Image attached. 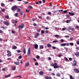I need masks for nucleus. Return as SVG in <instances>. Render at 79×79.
<instances>
[{
    "mask_svg": "<svg viewBox=\"0 0 79 79\" xmlns=\"http://www.w3.org/2000/svg\"><path fill=\"white\" fill-rule=\"evenodd\" d=\"M18 8H19V6H17L16 5H15L11 7V10L12 11H16Z\"/></svg>",
    "mask_w": 79,
    "mask_h": 79,
    "instance_id": "1",
    "label": "nucleus"
},
{
    "mask_svg": "<svg viewBox=\"0 0 79 79\" xmlns=\"http://www.w3.org/2000/svg\"><path fill=\"white\" fill-rule=\"evenodd\" d=\"M3 23L5 25H6L7 26H8L10 25V23H8V22L7 21H4L3 22Z\"/></svg>",
    "mask_w": 79,
    "mask_h": 79,
    "instance_id": "2",
    "label": "nucleus"
},
{
    "mask_svg": "<svg viewBox=\"0 0 79 79\" xmlns=\"http://www.w3.org/2000/svg\"><path fill=\"white\" fill-rule=\"evenodd\" d=\"M73 71L76 73H79V70L78 69H74Z\"/></svg>",
    "mask_w": 79,
    "mask_h": 79,
    "instance_id": "3",
    "label": "nucleus"
},
{
    "mask_svg": "<svg viewBox=\"0 0 79 79\" xmlns=\"http://www.w3.org/2000/svg\"><path fill=\"white\" fill-rule=\"evenodd\" d=\"M57 63H54L55 66L54 67V69H56V68H59V66L58 65H57Z\"/></svg>",
    "mask_w": 79,
    "mask_h": 79,
    "instance_id": "4",
    "label": "nucleus"
},
{
    "mask_svg": "<svg viewBox=\"0 0 79 79\" xmlns=\"http://www.w3.org/2000/svg\"><path fill=\"white\" fill-rule=\"evenodd\" d=\"M24 27V24H22L21 25H19V29H20V28L23 29Z\"/></svg>",
    "mask_w": 79,
    "mask_h": 79,
    "instance_id": "5",
    "label": "nucleus"
},
{
    "mask_svg": "<svg viewBox=\"0 0 79 79\" xmlns=\"http://www.w3.org/2000/svg\"><path fill=\"white\" fill-rule=\"evenodd\" d=\"M40 35V34L38 32H36L35 35V38H37L38 37V36H39Z\"/></svg>",
    "mask_w": 79,
    "mask_h": 79,
    "instance_id": "6",
    "label": "nucleus"
},
{
    "mask_svg": "<svg viewBox=\"0 0 79 79\" xmlns=\"http://www.w3.org/2000/svg\"><path fill=\"white\" fill-rule=\"evenodd\" d=\"M75 56H76L77 57H79V52H77L75 53Z\"/></svg>",
    "mask_w": 79,
    "mask_h": 79,
    "instance_id": "7",
    "label": "nucleus"
},
{
    "mask_svg": "<svg viewBox=\"0 0 79 79\" xmlns=\"http://www.w3.org/2000/svg\"><path fill=\"white\" fill-rule=\"evenodd\" d=\"M69 14L70 16H74V13H72L70 12H69Z\"/></svg>",
    "mask_w": 79,
    "mask_h": 79,
    "instance_id": "8",
    "label": "nucleus"
},
{
    "mask_svg": "<svg viewBox=\"0 0 79 79\" xmlns=\"http://www.w3.org/2000/svg\"><path fill=\"white\" fill-rule=\"evenodd\" d=\"M34 45L35 48V49H37L38 48V47H39V46H38V45L37 44H34Z\"/></svg>",
    "mask_w": 79,
    "mask_h": 79,
    "instance_id": "9",
    "label": "nucleus"
},
{
    "mask_svg": "<svg viewBox=\"0 0 79 79\" xmlns=\"http://www.w3.org/2000/svg\"><path fill=\"white\" fill-rule=\"evenodd\" d=\"M27 54L28 55H30L31 54V49L30 48H28Z\"/></svg>",
    "mask_w": 79,
    "mask_h": 79,
    "instance_id": "10",
    "label": "nucleus"
},
{
    "mask_svg": "<svg viewBox=\"0 0 79 79\" xmlns=\"http://www.w3.org/2000/svg\"><path fill=\"white\" fill-rule=\"evenodd\" d=\"M61 47H64L66 46V43H63L60 44Z\"/></svg>",
    "mask_w": 79,
    "mask_h": 79,
    "instance_id": "11",
    "label": "nucleus"
},
{
    "mask_svg": "<svg viewBox=\"0 0 79 79\" xmlns=\"http://www.w3.org/2000/svg\"><path fill=\"white\" fill-rule=\"evenodd\" d=\"M55 37L56 38H60V36L58 35H55Z\"/></svg>",
    "mask_w": 79,
    "mask_h": 79,
    "instance_id": "12",
    "label": "nucleus"
},
{
    "mask_svg": "<svg viewBox=\"0 0 79 79\" xmlns=\"http://www.w3.org/2000/svg\"><path fill=\"white\" fill-rule=\"evenodd\" d=\"M39 74L40 75H43L44 74V72L42 71L40 72Z\"/></svg>",
    "mask_w": 79,
    "mask_h": 79,
    "instance_id": "13",
    "label": "nucleus"
},
{
    "mask_svg": "<svg viewBox=\"0 0 79 79\" xmlns=\"http://www.w3.org/2000/svg\"><path fill=\"white\" fill-rule=\"evenodd\" d=\"M71 19H70L69 20H67L66 21V23H70V22H71Z\"/></svg>",
    "mask_w": 79,
    "mask_h": 79,
    "instance_id": "14",
    "label": "nucleus"
},
{
    "mask_svg": "<svg viewBox=\"0 0 79 79\" xmlns=\"http://www.w3.org/2000/svg\"><path fill=\"white\" fill-rule=\"evenodd\" d=\"M15 64L16 65H19V62L16 61L15 63Z\"/></svg>",
    "mask_w": 79,
    "mask_h": 79,
    "instance_id": "15",
    "label": "nucleus"
},
{
    "mask_svg": "<svg viewBox=\"0 0 79 79\" xmlns=\"http://www.w3.org/2000/svg\"><path fill=\"white\" fill-rule=\"evenodd\" d=\"M7 55L8 57L11 56V53H9L7 54Z\"/></svg>",
    "mask_w": 79,
    "mask_h": 79,
    "instance_id": "16",
    "label": "nucleus"
},
{
    "mask_svg": "<svg viewBox=\"0 0 79 79\" xmlns=\"http://www.w3.org/2000/svg\"><path fill=\"white\" fill-rule=\"evenodd\" d=\"M23 52L24 54H26V48H24L23 49Z\"/></svg>",
    "mask_w": 79,
    "mask_h": 79,
    "instance_id": "17",
    "label": "nucleus"
},
{
    "mask_svg": "<svg viewBox=\"0 0 79 79\" xmlns=\"http://www.w3.org/2000/svg\"><path fill=\"white\" fill-rule=\"evenodd\" d=\"M47 45L48 47V48H50V47H51V46H52L51 44H47Z\"/></svg>",
    "mask_w": 79,
    "mask_h": 79,
    "instance_id": "18",
    "label": "nucleus"
},
{
    "mask_svg": "<svg viewBox=\"0 0 79 79\" xmlns=\"http://www.w3.org/2000/svg\"><path fill=\"white\" fill-rule=\"evenodd\" d=\"M16 69V67L14 66L12 68V70L13 71H15Z\"/></svg>",
    "mask_w": 79,
    "mask_h": 79,
    "instance_id": "19",
    "label": "nucleus"
},
{
    "mask_svg": "<svg viewBox=\"0 0 79 79\" xmlns=\"http://www.w3.org/2000/svg\"><path fill=\"white\" fill-rule=\"evenodd\" d=\"M56 76H58V77H61L60 73H57Z\"/></svg>",
    "mask_w": 79,
    "mask_h": 79,
    "instance_id": "20",
    "label": "nucleus"
},
{
    "mask_svg": "<svg viewBox=\"0 0 79 79\" xmlns=\"http://www.w3.org/2000/svg\"><path fill=\"white\" fill-rule=\"evenodd\" d=\"M64 48L65 49L66 52H68V48H67L64 47Z\"/></svg>",
    "mask_w": 79,
    "mask_h": 79,
    "instance_id": "21",
    "label": "nucleus"
},
{
    "mask_svg": "<svg viewBox=\"0 0 79 79\" xmlns=\"http://www.w3.org/2000/svg\"><path fill=\"white\" fill-rule=\"evenodd\" d=\"M12 48L13 49H16V48H17V47H16V46H14L12 47Z\"/></svg>",
    "mask_w": 79,
    "mask_h": 79,
    "instance_id": "22",
    "label": "nucleus"
},
{
    "mask_svg": "<svg viewBox=\"0 0 79 79\" xmlns=\"http://www.w3.org/2000/svg\"><path fill=\"white\" fill-rule=\"evenodd\" d=\"M10 76H11V74L8 75L7 76L5 75V77H10Z\"/></svg>",
    "mask_w": 79,
    "mask_h": 79,
    "instance_id": "23",
    "label": "nucleus"
},
{
    "mask_svg": "<svg viewBox=\"0 0 79 79\" xmlns=\"http://www.w3.org/2000/svg\"><path fill=\"white\" fill-rule=\"evenodd\" d=\"M17 12H19V11H21V9L19 8H18V9H17Z\"/></svg>",
    "mask_w": 79,
    "mask_h": 79,
    "instance_id": "24",
    "label": "nucleus"
},
{
    "mask_svg": "<svg viewBox=\"0 0 79 79\" xmlns=\"http://www.w3.org/2000/svg\"><path fill=\"white\" fill-rule=\"evenodd\" d=\"M29 65V62L27 63L25 65V66H28Z\"/></svg>",
    "mask_w": 79,
    "mask_h": 79,
    "instance_id": "25",
    "label": "nucleus"
},
{
    "mask_svg": "<svg viewBox=\"0 0 79 79\" xmlns=\"http://www.w3.org/2000/svg\"><path fill=\"white\" fill-rule=\"evenodd\" d=\"M70 79H75L74 78V77L73 78V76H72V75H71L70 76Z\"/></svg>",
    "mask_w": 79,
    "mask_h": 79,
    "instance_id": "26",
    "label": "nucleus"
},
{
    "mask_svg": "<svg viewBox=\"0 0 79 79\" xmlns=\"http://www.w3.org/2000/svg\"><path fill=\"white\" fill-rule=\"evenodd\" d=\"M66 17L67 18H69L70 17V15L69 14L66 15Z\"/></svg>",
    "mask_w": 79,
    "mask_h": 79,
    "instance_id": "27",
    "label": "nucleus"
},
{
    "mask_svg": "<svg viewBox=\"0 0 79 79\" xmlns=\"http://www.w3.org/2000/svg\"><path fill=\"white\" fill-rule=\"evenodd\" d=\"M16 77H19L20 78H22V77H21V75H19V76H16Z\"/></svg>",
    "mask_w": 79,
    "mask_h": 79,
    "instance_id": "28",
    "label": "nucleus"
},
{
    "mask_svg": "<svg viewBox=\"0 0 79 79\" xmlns=\"http://www.w3.org/2000/svg\"><path fill=\"white\" fill-rule=\"evenodd\" d=\"M40 49H43L44 48V46H40Z\"/></svg>",
    "mask_w": 79,
    "mask_h": 79,
    "instance_id": "29",
    "label": "nucleus"
},
{
    "mask_svg": "<svg viewBox=\"0 0 79 79\" xmlns=\"http://www.w3.org/2000/svg\"><path fill=\"white\" fill-rule=\"evenodd\" d=\"M36 58L37 59H40V56L38 55L36 56Z\"/></svg>",
    "mask_w": 79,
    "mask_h": 79,
    "instance_id": "30",
    "label": "nucleus"
},
{
    "mask_svg": "<svg viewBox=\"0 0 79 79\" xmlns=\"http://www.w3.org/2000/svg\"><path fill=\"white\" fill-rule=\"evenodd\" d=\"M45 33V31L44 30H42L41 31V33L44 34V33Z\"/></svg>",
    "mask_w": 79,
    "mask_h": 79,
    "instance_id": "31",
    "label": "nucleus"
},
{
    "mask_svg": "<svg viewBox=\"0 0 79 79\" xmlns=\"http://www.w3.org/2000/svg\"><path fill=\"white\" fill-rule=\"evenodd\" d=\"M28 8L29 9H32V7L31 6H28Z\"/></svg>",
    "mask_w": 79,
    "mask_h": 79,
    "instance_id": "32",
    "label": "nucleus"
},
{
    "mask_svg": "<svg viewBox=\"0 0 79 79\" xmlns=\"http://www.w3.org/2000/svg\"><path fill=\"white\" fill-rule=\"evenodd\" d=\"M70 45H71L72 46H73L74 45V43H70Z\"/></svg>",
    "mask_w": 79,
    "mask_h": 79,
    "instance_id": "33",
    "label": "nucleus"
},
{
    "mask_svg": "<svg viewBox=\"0 0 79 79\" xmlns=\"http://www.w3.org/2000/svg\"><path fill=\"white\" fill-rule=\"evenodd\" d=\"M1 6H5V4H4L3 3H1Z\"/></svg>",
    "mask_w": 79,
    "mask_h": 79,
    "instance_id": "34",
    "label": "nucleus"
},
{
    "mask_svg": "<svg viewBox=\"0 0 79 79\" xmlns=\"http://www.w3.org/2000/svg\"><path fill=\"white\" fill-rule=\"evenodd\" d=\"M67 12H68V11H67V10H65L63 12V13H67Z\"/></svg>",
    "mask_w": 79,
    "mask_h": 79,
    "instance_id": "35",
    "label": "nucleus"
},
{
    "mask_svg": "<svg viewBox=\"0 0 79 79\" xmlns=\"http://www.w3.org/2000/svg\"><path fill=\"white\" fill-rule=\"evenodd\" d=\"M51 66H53V67H54L55 66V64H54L53 63H52V64H51Z\"/></svg>",
    "mask_w": 79,
    "mask_h": 79,
    "instance_id": "36",
    "label": "nucleus"
},
{
    "mask_svg": "<svg viewBox=\"0 0 79 79\" xmlns=\"http://www.w3.org/2000/svg\"><path fill=\"white\" fill-rule=\"evenodd\" d=\"M73 65L74 66H76V65H77V63H74L73 64Z\"/></svg>",
    "mask_w": 79,
    "mask_h": 79,
    "instance_id": "37",
    "label": "nucleus"
},
{
    "mask_svg": "<svg viewBox=\"0 0 79 79\" xmlns=\"http://www.w3.org/2000/svg\"><path fill=\"white\" fill-rule=\"evenodd\" d=\"M35 65L36 66H37L39 65V64L38 63V62H36L35 63Z\"/></svg>",
    "mask_w": 79,
    "mask_h": 79,
    "instance_id": "38",
    "label": "nucleus"
},
{
    "mask_svg": "<svg viewBox=\"0 0 79 79\" xmlns=\"http://www.w3.org/2000/svg\"><path fill=\"white\" fill-rule=\"evenodd\" d=\"M71 31H75V29H74V28H73L71 29Z\"/></svg>",
    "mask_w": 79,
    "mask_h": 79,
    "instance_id": "39",
    "label": "nucleus"
},
{
    "mask_svg": "<svg viewBox=\"0 0 79 79\" xmlns=\"http://www.w3.org/2000/svg\"><path fill=\"white\" fill-rule=\"evenodd\" d=\"M45 79H48V76H46L45 77Z\"/></svg>",
    "mask_w": 79,
    "mask_h": 79,
    "instance_id": "40",
    "label": "nucleus"
},
{
    "mask_svg": "<svg viewBox=\"0 0 79 79\" xmlns=\"http://www.w3.org/2000/svg\"><path fill=\"white\" fill-rule=\"evenodd\" d=\"M5 18H6V19H9V16H6L5 17Z\"/></svg>",
    "mask_w": 79,
    "mask_h": 79,
    "instance_id": "41",
    "label": "nucleus"
},
{
    "mask_svg": "<svg viewBox=\"0 0 79 79\" xmlns=\"http://www.w3.org/2000/svg\"><path fill=\"white\" fill-rule=\"evenodd\" d=\"M19 59H21L22 58V56H20L19 57Z\"/></svg>",
    "mask_w": 79,
    "mask_h": 79,
    "instance_id": "42",
    "label": "nucleus"
},
{
    "mask_svg": "<svg viewBox=\"0 0 79 79\" xmlns=\"http://www.w3.org/2000/svg\"><path fill=\"white\" fill-rule=\"evenodd\" d=\"M40 30H41V29H38V30H37V32H40Z\"/></svg>",
    "mask_w": 79,
    "mask_h": 79,
    "instance_id": "43",
    "label": "nucleus"
},
{
    "mask_svg": "<svg viewBox=\"0 0 79 79\" xmlns=\"http://www.w3.org/2000/svg\"><path fill=\"white\" fill-rule=\"evenodd\" d=\"M60 42H64V40H63V39H62L60 40Z\"/></svg>",
    "mask_w": 79,
    "mask_h": 79,
    "instance_id": "44",
    "label": "nucleus"
},
{
    "mask_svg": "<svg viewBox=\"0 0 79 79\" xmlns=\"http://www.w3.org/2000/svg\"><path fill=\"white\" fill-rule=\"evenodd\" d=\"M29 11H30V10H27L26 9V13L27 12L28 13H29Z\"/></svg>",
    "mask_w": 79,
    "mask_h": 79,
    "instance_id": "45",
    "label": "nucleus"
},
{
    "mask_svg": "<svg viewBox=\"0 0 79 79\" xmlns=\"http://www.w3.org/2000/svg\"><path fill=\"white\" fill-rule=\"evenodd\" d=\"M34 26H37V24L35 23H34L33 24Z\"/></svg>",
    "mask_w": 79,
    "mask_h": 79,
    "instance_id": "46",
    "label": "nucleus"
},
{
    "mask_svg": "<svg viewBox=\"0 0 79 79\" xmlns=\"http://www.w3.org/2000/svg\"><path fill=\"white\" fill-rule=\"evenodd\" d=\"M45 32L46 34H48V30H46L45 31Z\"/></svg>",
    "mask_w": 79,
    "mask_h": 79,
    "instance_id": "47",
    "label": "nucleus"
},
{
    "mask_svg": "<svg viewBox=\"0 0 79 79\" xmlns=\"http://www.w3.org/2000/svg\"><path fill=\"white\" fill-rule=\"evenodd\" d=\"M65 44L67 46H69V43H65Z\"/></svg>",
    "mask_w": 79,
    "mask_h": 79,
    "instance_id": "48",
    "label": "nucleus"
},
{
    "mask_svg": "<svg viewBox=\"0 0 79 79\" xmlns=\"http://www.w3.org/2000/svg\"><path fill=\"white\" fill-rule=\"evenodd\" d=\"M42 2L43 3H45V0H43Z\"/></svg>",
    "mask_w": 79,
    "mask_h": 79,
    "instance_id": "49",
    "label": "nucleus"
},
{
    "mask_svg": "<svg viewBox=\"0 0 79 79\" xmlns=\"http://www.w3.org/2000/svg\"><path fill=\"white\" fill-rule=\"evenodd\" d=\"M46 19L48 20L50 19V17L49 16H47L46 17Z\"/></svg>",
    "mask_w": 79,
    "mask_h": 79,
    "instance_id": "50",
    "label": "nucleus"
},
{
    "mask_svg": "<svg viewBox=\"0 0 79 79\" xmlns=\"http://www.w3.org/2000/svg\"><path fill=\"white\" fill-rule=\"evenodd\" d=\"M20 14L21 15H23V12L20 11Z\"/></svg>",
    "mask_w": 79,
    "mask_h": 79,
    "instance_id": "51",
    "label": "nucleus"
},
{
    "mask_svg": "<svg viewBox=\"0 0 79 79\" xmlns=\"http://www.w3.org/2000/svg\"><path fill=\"white\" fill-rule=\"evenodd\" d=\"M76 43L77 44V45H79V41H77L76 42Z\"/></svg>",
    "mask_w": 79,
    "mask_h": 79,
    "instance_id": "52",
    "label": "nucleus"
},
{
    "mask_svg": "<svg viewBox=\"0 0 79 79\" xmlns=\"http://www.w3.org/2000/svg\"><path fill=\"white\" fill-rule=\"evenodd\" d=\"M57 42L58 41L54 40L52 42L53 43H55V42Z\"/></svg>",
    "mask_w": 79,
    "mask_h": 79,
    "instance_id": "53",
    "label": "nucleus"
},
{
    "mask_svg": "<svg viewBox=\"0 0 79 79\" xmlns=\"http://www.w3.org/2000/svg\"><path fill=\"white\" fill-rule=\"evenodd\" d=\"M38 17L39 19H41L42 17L41 16H38Z\"/></svg>",
    "mask_w": 79,
    "mask_h": 79,
    "instance_id": "54",
    "label": "nucleus"
},
{
    "mask_svg": "<svg viewBox=\"0 0 79 79\" xmlns=\"http://www.w3.org/2000/svg\"><path fill=\"white\" fill-rule=\"evenodd\" d=\"M18 13H16L15 14V16H18Z\"/></svg>",
    "mask_w": 79,
    "mask_h": 79,
    "instance_id": "55",
    "label": "nucleus"
},
{
    "mask_svg": "<svg viewBox=\"0 0 79 79\" xmlns=\"http://www.w3.org/2000/svg\"><path fill=\"white\" fill-rule=\"evenodd\" d=\"M76 49L77 50H78L79 49V47H76Z\"/></svg>",
    "mask_w": 79,
    "mask_h": 79,
    "instance_id": "56",
    "label": "nucleus"
},
{
    "mask_svg": "<svg viewBox=\"0 0 79 79\" xmlns=\"http://www.w3.org/2000/svg\"><path fill=\"white\" fill-rule=\"evenodd\" d=\"M52 76H55V74L54 73H52Z\"/></svg>",
    "mask_w": 79,
    "mask_h": 79,
    "instance_id": "57",
    "label": "nucleus"
},
{
    "mask_svg": "<svg viewBox=\"0 0 79 79\" xmlns=\"http://www.w3.org/2000/svg\"><path fill=\"white\" fill-rule=\"evenodd\" d=\"M53 49H56V47L55 46H53L52 47Z\"/></svg>",
    "mask_w": 79,
    "mask_h": 79,
    "instance_id": "58",
    "label": "nucleus"
},
{
    "mask_svg": "<svg viewBox=\"0 0 79 79\" xmlns=\"http://www.w3.org/2000/svg\"><path fill=\"white\" fill-rule=\"evenodd\" d=\"M5 70L6 69L5 68H3L2 69V71H5Z\"/></svg>",
    "mask_w": 79,
    "mask_h": 79,
    "instance_id": "59",
    "label": "nucleus"
},
{
    "mask_svg": "<svg viewBox=\"0 0 79 79\" xmlns=\"http://www.w3.org/2000/svg\"><path fill=\"white\" fill-rule=\"evenodd\" d=\"M62 30L63 31H65V30H66V28H63L62 29Z\"/></svg>",
    "mask_w": 79,
    "mask_h": 79,
    "instance_id": "60",
    "label": "nucleus"
},
{
    "mask_svg": "<svg viewBox=\"0 0 79 79\" xmlns=\"http://www.w3.org/2000/svg\"><path fill=\"white\" fill-rule=\"evenodd\" d=\"M21 52V51H20V50H18L17 51V53H20Z\"/></svg>",
    "mask_w": 79,
    "mask_h": 79,
    "instance_id": "61",
    "label": "nucleus"
},
{
    "mask_svg": "<svg viewBox=\"0 0 79 79\" xmlns=\"http://www.w3.org/2000/svg\"><path fill=\"white\" fill-rule=\"evenodd\" d=\"M48 79H52V77L51 76L48 77Z\"/></svg>",
    "mask_w": 79,
    "mask_h": 79,
    "instance_id": "62",
    "label": "nucleus"
},
{
    "mask_svg": "<svg viewBox=\"0 0 79 79\" xmlns=\"http://www.w3.org/2000/svg\"><path fill=\"white\" fill-rule=\"evenodd\" d=\"M69 61H72V59L71 58H69Z\"/></svg>",
    "mask_w": 79,
    "mask_h": 79,
    "instance_id": "63",
    "label": "nucleus"
},
{
    "mask_svg": "<svg viewBox=\"0 0 79 79\" xmlns=\"http://www.w3.org/2000/svg\"><path fill=\"white\" fill-rule=\"evenodd\" d=\"M5 10L4 9H3L2 10V11H5Z\"/></svg>",
    "mask_w": 79,
    "mask_h": 79,
    "instance_id": "64",
    "label": "nucleus"
}]
</instances>
